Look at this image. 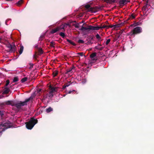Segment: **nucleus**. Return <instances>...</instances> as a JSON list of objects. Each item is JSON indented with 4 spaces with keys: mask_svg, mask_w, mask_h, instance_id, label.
Returning a JSON list of instances; mask_svg holds the SVG:
<instances>
[{
    "mask_svg": "<svg viewBox=\"0 0 154 154\" xmlns=\"http://www.w3.org/2000/svg\"><path fill=\"white\" fill-rule=\"evenodd\" d=\"M1 39H2L1 38H0V42H1Z\"/></svg>",
    "mask_w": 154,
    "mask_h": 154,
    "instance_id": "nucleus-55",
    "label": "nucleus"
},
{
    "mask_svg": "<svg viewBox=\"0 0 154 154\" xmlns=\"http://www.w3.org/2000/svg\"><path fill=\"white\" fill-rule=\"evenodd\" d=\"M27 78L25 77L22 78L21 80V82L22 83H23L26 81L27 80Z\"/></svg>",
    "mask_w": 154,
    "mask_h": 154,
    "instance_id": "nucleus-29",
    "label": "nucleus"
},
{
    "mask_svg": "<svg viewBox=\"0 0 154 154\" xmlns=\"http://www.w3.org/2000/svg\"><path fill=\"white\" fill-rule=\"evenodd\" d=\"M105 1L107 2H110L111 3L117 2V1L116 0H105Z\"/></svg>",
    "mask_w": 154,
    "mask_h": 154,
    "instance_id": "nucleus-30",
    "label": "nucleus"
},
{
    "mask_svg": "<svg viewBox=\"0 0 154 154\" xmlns=\"http://www.w3.org/2000/svg\"><path fill=\"white\" fill-rule=\"evenodd\" d=\"M19 80L18 78L17 77H15L14 78L13 82H16L18 81Z\"/></svg>",
    "mask_w": 154,
    "mask_h": 154,
    "instance_id": "nucleus-31",
    "label": "nucleus"
},
{
    "mask_svg": "<svg viewBox=\"0 0 154 154\" xmlns=\"http://www.w3.org/2000/svg\"><path fill=\"white\" fill-rule=\"evenodd\" d=\"M121 25V24H117L113 25H109V27H110V28L113 27V29H116L118 27H119Z\"/></svg>",
    "mask_w": 154,
    "mask_h": 154,
    "instance_id": "nucleus-13",
    "label": "nucleus"
},
{
    "mask_svg": "<svg viewBox=\"0 0 154 154\" xmlns=\"http://www.w3.org/2000/svg\"><path fill=\"white\" fill-rule=\"evenodd\" d=\"M67 41L70 44L73 45V46H75L76 45V44L75 43L69 39H67Z\"/></svg>",
    "mask_w": 154,
    "mask_h": 154,
    "instance_id": "nucleus-19",
    "label": "nucleus"
},
{
    "mask_svg": "<svg viewBox=\"0 0 154 154\" xmlns=\"http://www.w3.org/2000/svg\"><path fill=\"white\" fill-rule=\"evenodd\" d=\"M55 45V43L54 42H51L50 43V46L51 47H53V48H55V47L54 45Z\"/></svg>",
    "mask_w": 154,
    "mask_h": 154,
    "instance_id": "nucleus-28",
    "label": "nucleus"
},
{
    "mask_svg": "<svg viewBox=\"0 0 154 154\" xmlns=\"http://www.w3.org/2000/svg\"><path fill=\"white\" fill-rule=\"evenodd\" d=\"M96 38L98 39V41H101L102 40H101V37L98 34H97L96 35Z\"/></svg>",
    "mask_w": 154,
    "mask_h": 154,
    "instance_id": "nucleus-26",
    "label": "nucleus"
},
{
    "mask_svg": "<svg viewBox=\"0 0 154 154\" xmlns=\"http://www.w3.org/2000/svg\"><path fill=\"white\" fill-rule=\"evenodd\" d=\"M72 91H75V90H73Z\"/></svg>",
    "mask_w": 154,
    "mask_h": 154,
    "instance_id": "nucleus-58",
    "label": "nucleus"
},
{
    "mask_svg": "<svg viewBox=\"0 0 154 154\" xmlns=\"http://www.w3.org/2000/svg\"><path fill=\"white\" fill-rule=\"evenodd\" d=\"M110 39H108L106 42V45H107L110 42Z\"/></svg>",
    "mask_w": 154,
    "mask_h": 154,
    "instance_id": "nucleus-41",
    "label": "nucleus"
},
{
    "mask_svg": "<svg viewBox=\"0 0 154 154\" xmlns=\"http://www.w3.org/2000/svg\"><path fill=\"white\" fill-rule=\"evenodd\" d=\"M6 46L10 49L9 51V52H14L16 51V47L14 42H12V44L10 43L7 44Z\"/></svg>",
    "mask_w": 154,
    "mask_h": 154,
    "instance_id": "nucleus-6",
    "label": "nucleus"
},
{
    "mask_svg": "<svg viewBox=\"0 0 154 154\" xmlns=\"http://www.w3.org/2000/svg\"><path fill=\"white\" fill-rule=\"evenodd\" d=\"M49 88L50 90V91L53 93L54 92L57 91L56 89H57V88L56 87H52L50 85L49 86Z\"/></svg>",
    "mask_w": 154,
    "mask_h": 154,
    "instance_id": "nucleus-12",
    "label": "nucleus"
},
{
    "mask_svg": "<svg viewBox=\"0 0 154 154\" xmlns=\"http://www.w3.org/2000/svg\"><path fill=\"white\" fill-rule=\"evenodd\" d=\"M78 54L79 55L81 56H82L83 55V52L78 53Z\"/></svg>",
    "mask_w": 154,
    "mask_h": 154,
    "instance_id": "nucleus-42",
    "label": "nucleus"
},
{
    "mask_svg": "<svg viewBox=\"0 0 154 154\" xmlns=\"http://www.w3.org/2000/svg\"><path fill=\"white\" fill-rule=\"evenodd\" d=\"M103 7V6H95L94 7H90V5L89 4H87L85 6V8L88 9V11H91L92 13H95L97 12L98 11L101 10V8Z\"/></svg>",
    "mask_w": 154,
    "mask_h": 154,
    "instance_id": "nucleus-4",
    "label": "nucleus"
},
{
    "mask_svg": "<svg viewBox=\"0 0 154 154\" xmlns=\"http://www.w3.org/2000/svg\"><path fill=\"white\" fill-rule=\"evenodd\" d=\"M99 45H100V46H101V45H102L100 44Z\"/></svg>",
    "mask_w": 154,
    "mask_h": 154,
    "instance_id": "nucleus-57",
    "label": "nucleus"
},
{
    "mask_svg": "<svg viewBox=\"0 0 154 154\" xmlns=\"http://www.w3.org/2000/svg\"><path fill=\"white\" fill-rule=\"evenodd\" d=\"M72 91H69V92H68V93L69 94H71L72 92Z\"/></svg>",
    "mask_w": 154,
    "mask_h": 154,
    "instance_id": "nucleus-50",
    "label": "nucleus"
},
{
    "mask_svg": "<svg viewBox=\"0 0 154 154\" xmlns=\"http://www.w3.org/2000/svg\"><path fill=\"white\" fill-rule=\"evenodd\" d=\"M45 37V35H41L40 37V38H39V40L40 41H42L43 40V38Z\"/></svg>",
    "mask_w": 154,
    "mask_h": 154,
    "instance_id": "nucleus-37",
    "label": "nucleus"
},
{
    "mask_svg": "<svg viewBox=\"0 0 154 154\" xmlns=\"http://www.w3.org/2000/svg\"><path fill=\"white\" fill-rule=\"evenodd\" d=\"M95 49H98V50H100V51H101V50H102L103 49V47L99 48H98L97 47V46H96L95 47Z\"/></svg>",
    "mask_w": 154,
    "mask_h": 154,
    "instance_id": "nucleus-38",
    "label": "nucleus"
},
{
    "mask_svg": "<svg viewBox=\"0 0 154 154\" xmlns=\"http://www.w3.org/2000/svg\"><path fill=\"white\" fill-rule=\"evenodd\" d=\"M43 51L42 48H40L38 49V53L37 52H35V54L34 55V58L35 60L37 57V55H40L43 53Z\"/></svg>",
    "mask_w": 154,
    "mask_h": 154,
    "instance_id": "nucleus-7",
    "label": "nucleus"
},
{
    "mask_svg": "<svg viewBox=\"0 0 154 154\" xmlns=\"http://www.w3.org/2000/svg\"><path fill=\"white\" fill-rule=\"evenodd\" d=\"M78 42L79 43H81V44H83L85 42L83 40H81V39H79V40H78Z\"/></svg>",
    "mask_w": 154,
    "mask_h": 154,
    "instance_id": "nucleus-35",
    "label": "nucleus"
},
{
    "mask_svg": "<svg viewBox=\"0 0 154 154\" xmlns=\"http://www.w3.org/2000/svg\"><path fill=\"white\" fill-rule=\"evenodd\" d=\"M37 122V119L33 117L31 118L29 122L25 123L26 127L28 129L31 130Z\"/></svg>",
    "mask_w": 154,
    "mask_h": 154,
    "instance_id": "nucleus-2",
    "label": "nucleus"
},
{
    "mask_svg": "<svg viewBox=\"0 0 154 154\" xmlns=\"http://www.w3.org/2000/svg\"><path fill=\"white\" fill-rule=\"evenodd\" d=\"M75 68V67L74 66H73L72 67H70L69 69H67L65 73L67 74L69 72L72 73L73 72L72 69Z\"/></svg>",
    "mask_w": 154,
    "mask_h": 154,
    "instance_id": "nucleus-14",
    "label": "nucleus"
},
{
    "mask_svg": "<svg viewBox=\"0 0 154 154\" xmlns=\"http://www.w3.org/2000/svg\"><path fill=\"white\" fill-rule=\"evenodd\" d=\"M29 64L30 66V67L29 68V69H31L33 67V66L34 65L33 64L30 63H29Z\"/></svg>",
    "mask_w": 154,
    "mask_h": 154,
    "instance_id": "nucleus-40",
    "label": "nucleus"
},
{
    "mask_svg": "<svg viewBox=\"0 0 154 154\" xmlns=\"http://www.w3.org/2000/svg\"><path fill=\"white\" fill-rule=\"evenodd\" d=\"M0 115L2 116L3 115V113L2 111H0Z\"/></svg>",
    "mask_w": 154,
    "mask_h": 154,
    "instance_id": "nucleus-48",
    "label": "nucleus"
},
{
    "mask_svg": "<svg viewBox=\"0 0 154 154\" xmlns=\"http://www.w3.org/2000/svg\"><path fill=\"white\" fill-rule=\"evenodd\" d=\"M109 26L104 25H103L102 26L100 27V29H103V28H106V29H108L109 28H110V27H109Z\"/></svg>",
    "mask_w": 154,
    "mask_h": 154,
    "instance_id": "nucleus-25",
    "label": "nucleus"
},
{
    "mask_svg": "<svg viewBox=\"0 0 154 154\" xmlns=\"http://www.w3.org/2000/svg\"><path fill=\"white\" fill-rule=\"evenodd\" d=\"M73 26H74L75 28H78L79 26V23H77L73 24Z\"/></svg>",
    "mask_w": 154,
    "mask_h": 154,
    "instance_id": "nucleus-36",
    "label": "nucleus"
},
{
    "mask_svg": "<svg viewBox=\"0 0 154 154\" xmlns=\"http://www.w3.org/2000/svg\"><path fill=\"white\" fill-rule=\"evenodd\" d=\"M125 3L126 2H130V1H128V0H122ZM127 3H126V4Z\"/></svg>",
    "mask_w": 154,
    "mask_h": 154,
    "instance_id": "nucleus-44",
    "label": "nucleus"
},
{
    "mask_svg": "<svg viewBox=\"0 0 154 154\" xmlns=\"http://www.w3.org/2000/svg\"><path fill=\"white\" fill-rule=\"evenodd\" d=\"M6 1H12V0H5Z\"/></svg>",
    "mask_w": 154,
    "mask_h": 154,
    "instance_id": "nucleus-54",
    "label": "nucleus"
},
{
    "mask_svg": "<svg viewBox=\"0 0 154 154\" xmlns=\"http://www.w3.org/2000/svg\"><path fill=\"white\" fill-rule=\"evenodd\" d=\"M12 126V123L9 121L6 122H2L0 123V127L1 129H2V131H5Z\"/></svg>",
    "mask_w": 154,
    "mask_h": 154,
    "instance_id": "nucleus-3",
    "label": "nucleus"
},
{
    "mask_svg": "<svg viewBox=\"0 0 154 154\" xmlns=\"http://www.w3.org/2000/svg\"><path fill=\"white\" fill-rule=\"evenodd\" d=\"M4 131H2V130L1 131L0 130V135H1L2 134V132Z\"/></svg>",
    "mask_w": 154,
    "mask_h": 154,
    "instance_id": "nucleus-46",
    "label": "nucleus"
},
{
    "mask_svg": "<svg viewBox=\"0 0 154 154\" xmlns=\"http://www.w3.org/2000/svg\"><path fill=\"white\" fill-rule=\"evenodd\" d=\"M20 48L19 51V53L20 54H22V53L23 51L24 48H23V46L22 45H20Z\"/></svg>",
    "mask_w": 154,
    "mask_h": 154,
    "instance_id": "nucleus-18",
    "label": "nucleus"
},
{
    "mask_svg": "<svg viewBox=\"0 0 154 154\" xmlns=\"http://www.w3.org/2000/svg\"><path fill=\"white\" fill-rule=\"evenodd\" d=\"M41 91V89H38V92H40Z\"/></svg>",
    "mask_w": 154,
    "mask_h": 154,
    "instance_id": "nucleus-53",
    "label": "nucleus"
},
{
    "mask_svg": "<svg viewBox=\"0 0 154 154\" xmlns=\"http://www.w3.org/2000/svg\"><path fill=\"white\" fill-rule=\"evenodd\" d=\"M72 83L71 82V81H70L68 82L67 83H65V87H68Z\"/></svg>",
    "mask_w": 154,
    "mask_h": 154,
    "instance_id": "nucleus-32",
    "label": "nucleus"
},
{
    "mask_svg": "<svg viewBox=\"0 0 154 154\" xmlns=\"http://www.w3.org/2000/svg\"><path fill=\"white\" fill-rule=\"evenodd\" d=\"M125 2L122 0H120L119 2V5L121 6H123L125 5Z\"/></svg>",
    "mask_w": 154,
    "mask_h": 154,
    "instance_id": "nucleus-27",
    "label": "nucleus"
},
{
    "mask_svg": "<svg viewBox=\"0 0 154 154\" xmlns=\"http://www.w3.org/2000/svg\"><path fill=\"white\" fill-rule=\"evenodd\" d=\"M97 53L96 52L93 53L90 55V58L93 61H96L97 59L94 58L96 56Z\"/></svg>",
    "mask_w": 154,
    "mask_h": 154,
    "instance_id": "nucleus-11",
    "label": "nucleus"
},
{
    "mask_svg": "<svg viewBox=\"0 0 154 154\" xmlns=\"http://www.w3.org/2000/svg\"><path fill=\"white\" fill-rule=\"evenodd\" d=\"M46 110L47 112L49 113L52 111L53 110V109L51 107H49L48 109H47Z\"/></svg>",
    "mask_w": 154,
    "mask_h": 154,
    "instance_id": "nucleus-20",
    "label": "nucleus"
},
{
    "mask_svg": "<svg viewBox=\"0 0 154 154\" xmlns=\"http://www.w3.org/2000/svg\"><path fill=\"white\" fill-rule=\"evenodd\" d=\"M69 24H67L66 23H64V24H62L61 25L59 26L60 30H62L63 32L65 31V29L68 26H69Z\"/></svg>",
    "mask_w": 154,
    "mask_h": 154,
    "instance_id": "nucleus-8",
    "label": "nucleus"
},
{
    "mask_svg": "<svg viewBox=\"0 0 154 154\" xmlns=\"http://www.w3.org/2000/svg\"><path fill=\"white\" fill-rule=\"evenodd\" d=\"M136 25H135V24H131V26H135Z\"/></svg>",
    "mask_w": 154,
    "mask_h": 154,
    "instance_id": "nucleus-52",
    "label": "nucleus"
},
{
    "mask_svg": "<svg viewBox=\"0 0 154 154\" xmlns=\"http://www.w3.org/2000/svg\"><path fill=\"white\" fill-rule=\"evenodd\" d=\"M58 71L56 70L53 72L52 73L53 77H55L58 74Z\"/></svg>",
    "mask_w": 154,
    "mask_h": 154,
    "instance_id": "nucleus-22",
    "label": "nucleus"
},
{
    "mask_svg": "<svg viewBox=\"0 0 154 154\" xmlns=\"http://www.w3.org/2000/svg\"><path fill=\"white\" fill-rule=\"evenodd\" d=\"M10 91V89L8 88H5L4 90L2 93L3 94H8Z\"/></svg>",
    "mask_w": 154,
    "mask_h": 154,
    "instance_id": "nucleus-16",
    "label": "nucleus"
},
{
    "mask_svg": "<svg viewBox=\"0 0 154 154\" xmlns=\"http://www.w3.org/2000/svg\"><path fill=\"white\" fill-rule=\"evenodd\" d=\"M148 6H147V5L144 6L143 8H142V11H145L146 10V9L147 8H148Z\"/></svg>",
    "mask_w": 154,
    "mask_h": 154,
    "instance_id": "nucleus-34",
    "label": "nucleus"
},
{
    "mask_svg": "<svg viewBox=\"0 0 154 154\" xmlns=\"http://www.w3.org/2000/svg\"><path fill=\"white\" fill-rule=\"evenodd\" d=\"M148 0H147V1L146 2L145 5H147V6H148Z\"/></svg>",
    "mask_w": 154,
    "mask_h": 154,
    "instance_id": "nucleus-47",
    "label": "nucleus"
},
{
    "mask_svg": "<svg viewBox=\"0 0 154 154\" xmlns=\"http://www.w3.org/2000/svg\"><path fill=\"white\" fill-rule=\"evenodd\" d=\"M23 2V0H20L16 3V5L17 6H20Z\"/></svg>",
    "mask_w": 154,
    "mask_h": 154,
    "instance_id": "nucleus-23",
    "label": "nucleus"
},
{
    "mask_svg": "<svg viewBox=\"0 0 154 154\" xmlns=\"http://www.w3.org/2000/svg\"><path fill=\"white\" fill-rule=\"evenodd\" d=\"M14 102L12 100H9L5 102V104L6 105H11L12 106H13Z\"/></svg>",
    "mask_w": 154,
    "mask_h": 154,
    "instance_id": "nucleus-15",
    "label": "nucleus"
},
{
    "mask_svg": "<svg viewBox=\"0 0 154 154\" xmlns=\"http://www.w3.org/2000/svg\"><path fill=\"white\" fill-rule=\"evenodd\" d=\"M131 17L132 19H134L135 18V16L132 14L131 15Z\"/></svg>",
    "mask_w": 154,
    "mask_h": 154,
    "instance_id": "nucleus-43",
    "label": "nucleus"
},
{
    "mask_svg": "<svg viewBox=\"0 0 154 154\" xmlns=\"http://www.w3.org/2000/svg\"><path fill=\"white\" fill-rule=\"evenodd\" d=\"M54 94L53 93L49 91L48 94H47L46 95L45 97L47 98L48 97L50 98L53 97Z\"/></svg>",
    "mask_w": 154,
    "mask_h": 154,
    "instance_id": "nucleus-17",
    "label": "nucleus"
},
{
    "mask_svg": "<svg viewBox=\"0 0 154 154\" xmlns=\"http://www.w3.org/2000/svg\"><path fill=\"white\" fill-rule=\"evenodd\" d=\"M120 37V35L117 34L116 35L115 37L114 38L113 41V42H115Z\"/></svg>",
    "mask_w": 154,
    "mask_h": 154,
    "instance_id": "nucleus-21",
    "label": "nucleus"
},
{
    "mask_svg": "<svg viewBox=\"0 0 154 154\" xmlns=\"http://www.w3.org/2000/svg\"><path fill=\"white\" fill-rule=\"evenodd\" d=\"M65 84L63 85V89H65V88L66 87H65Z\"/></svg>",
    "mask_w": 154,
    "mask_h": 154,
    "instance_id": "nucleus-49",
    "label": "nucleus"
},
{
    "mask_svg": "<svg viewBox=\"0 0 154 154\" xmlns=\"http://www.w3.org/2000/svg\"><path fill=\"white\" fill-rule=\"evenodd\" d=\"M33 97L32 96L30 97L29 98L26 99L24 101H20L19 103H15L14 102L13 105V106L16 107L17 109H20L22 106L25 105H27V103L30 100H32Z\"/></svg>",
    "mask_w": 154,
    "mask_h": 154,
    "instance_id": "nucleus-1",
    "label": "nucleus"
},
{
    "mask_svg": "<svg viewBox=\"0 0 154 154\" xmlns=\"http://www.w3.org/2000/svg\"><path fill=\"white\" fill-rule=\"evenodd\" d=\"M59 35L63 38H64L65 36L64 33L63 32H60Z\"/></svg>",
    "mask_w": 154,
    "mask_h": 154,
    "instance_id": "nucleus-33",
    "label": "nucleus"
},
{
    "mask_svg": "<svg viewBox=\"0 0 154 154\" xmlns=\"http://www.w3.org/2000/svg\"><path fill=\"white\" fill-rule=\"evenodd\" d=\"M142 32V28L140 27H137L129 32V35L131 36L134 35L135 34L140 33Z\"/></svg>",
    "mask_w": 154,
    "mask_h": 154,
    "instance_id": "nucleus-5",
    "label": "nucleus"
},
{
    "mask_svg": "<svg viewBox=\"0 0 154 154\" xmlns=\"http://www.w3.org/2000/svg\"><path fill=\"white\" fill-rule=\"evenodd\" d=\"M105 23L106 24H109V23L108 21H106L105 22Z\"/></svg>",
    "mask_w": 154,
    "mask_h": 154,
    "instance_id": "nucleus-51",
    "label": "nucleus"
},
{
    "mask_svg": "<svg viewBox=\"0 0 154 154\" xmlns=\"http://www.w3.org/2000/svg\"><path fill=\"white\" fill-rule=\"evenodd\" d=\"M100 28L99 26H88V30H99Z\"/></svg>",
    "mask_w": 154,
    "mask_h": 154,
    "instance_id": "nucleus-9",
    "label": "nucleus"
},
{
    "mask_svg": "<svg viewBox=\"0 0 154 154\" xmlns=\"http://www.w3.org/2000/svg\"><path fill=\"white\" fill-rule=\"evenodd\" d=\"M38 45H36L35 47V48L37 49H38L39 48H38Z\"/></svg>",
    "mask_w": 154,
    "mask_h": 154,
    "instance_id": "nucleus-45",
    "label": "nucleus"
},
{
    "mask_svg": "<svg viewBox=\"0 0 154 154\" xmlns=\"http://www.w3.org/2000/svg\"><path fill=\"white\" fill-rule=\"evenodd\" d=\"M79 29L80 30L82 31L88 30V27H84L83 26H82L81 28L80 29Z\"/></svg>",
    "mask_w": 154,
    "mask_h": 154,
    "instance_id": "nucleus-24",
    "label": "nucleus"
},
{
    "mask_svg": "<svg viewBox=\"0 0 154 154\" xmlns=\"http://www.w3.org/2000/svg\"><path fill=\"white\" fill-rule=\"evenodd\" d=\"M91 40H93V37H92V38H91Z\"/></svg>",
    "mask_w": 154,
    "mask_h": 154,
    "instance_id": "nucleus-56",
    "label": "nucleus"
},
{
    "mask_svg": "<svg viewBox=\"0 0 154 154\" xmlns=\"http://www.w3.org/2000/svg\"><path fill=\"white\" fill-rule=\"evenodd\" d=\"M10 83V81L9 80H7L6 81V83L5 85V87L7 86Z\"/></svg>",
    "mask_w": 154,
    "mask_h": 154,
    "instance_id": "nucleus-39",
    "label": "nucleus"
},
{
    "mask_svg": "<svg viewBox=\"0 0 154 154\" xmlns=\"http://www.w3.org/2000/svg\"><path fill=\"white\" fill-rule=\"evenodd\" d=\"M60 31V30L59 26H58L56 28L52 29L50 32V33L51 34H53L55 33L57 31Z\"/></svg>",
    "mask_w": 154,
    "mask_h": 154,
    "instance_id": "nucleus-10",
    "label": "nucleus"
}]
</instances>
